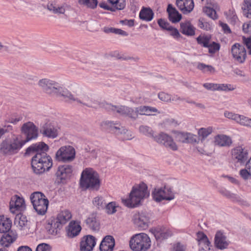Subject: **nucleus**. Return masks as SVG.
Segmentation results:
<instances>
[{
  "label": "nucleus",
  "instance_id": "nucleus-1",
  "mask_svg": "<svg viewBox=\"0 0 251 251\" xmlns=\"http://www.w3.org/2000/svg\"><path fill=\"white\" fill-rule=\"evenodd\" d=\"M38 84L48 94L63 97L68 100L75 101L77 103L83 104H87L85 100L75 98L66 88L54 81L48 78H43L38 81Z\"/></svg>",
  "mask_w": 251,
  "mask_h": 251
},
{
  "label": "nucleus",
  "instance_id": "nucleus-2",
  "mask_svg": "<svg viewBox=\"0 0 251 251\" xmlns=\"http://www.w3.org/2000/svg\"><path fill=\"white\" fill-rule=\"evenodd\" d=\"M106 108L117 112L121 115L128 116L131 118H136L138 114L150 115L153 112H157V109L153 107L143 106L137 107L135 110L125 106H115L110 104L106 105Z\"/></svg>",
  "mask_w": 251,
  "mask_h": 251
},
{
  "label": "nucleus",
  "instance_id": "nucleus-3",
  "mask_svg": "<svg viewBox=\"0 0 251 251\" xmlns=\"http://www.w3.org/2000/svg\"><path fill=\"white\" fill-rule=\"evenodd\" d=\"M150 192L147 185L144 183L132 187L129 197L127 199H122L123 203L127 207H134L139 205L141 201L149 197Z\"/></svg>",
  "mask_w": 251,
  "mask_h": 251
},
{
  "label": "nucleus",
  "instance_id": "nucleus-4",
  "mask_svg": "<svg viewBox=\"0 0 251 251\" xmlns=\"http://www.w3.org/2000/svg\"><path fill=\"white\" fill-rule=\"evenodd\" d=\"M80 185L84 189L98 190L100 186L98 174L92 168H86L81 173Z\"/></svg>",
  "mask_w": 251,
  "mask_h": 251
},
{
  "label": "nucleus",
  "instance_id": "nucleus-5",
  "mask_svg": "<svg viewBox=\"0 0 251 251\" xmlns=\"http://www.w3.org/2000/svg\"><path fill=\"white\" fill-rule=\"evenodd\" d=\"M24 145L18 135H14L10 140H5L0 145V152L6 155H12L17 153Z\"/></svg>",
  "mask_w": 251,
  "mask_h": 251
},
{
  "label": "nucleus",
  "instance_id": "nucleus-6",
  "mask_svg": "<svg viewBox=\"0 0 251 251\" xmlns=\"http://www.w3.org/2000/svg\"><path fill=\"white\" fill-rule=\"evenodd\" d=\"M151 241L149 236L144 233L133 235L129 241L131 249L134 251H147L151 247Z\"/></svg>",
  "mask_w": 251,
  "mask_h": 251
},
{
  "label": "nucleus",
  "instance_id": "nucleus-7",
  "mask_svg": "<svg viewBox=\"0 0 251 251\" xmlns=\"http://www.w3.org/2000/svg\"><path fill=\"white\" fill-rule=\"evenodd\" d=\"M34 209L39 215H44L47 210L49 201L45 195L40 192L32 193L30 197Z\"/></svg>",
  "mask_w": 251,
  "mask_h": 251
},
{
  "label": "nucleus",
  "instance_id": "nucleus-8",
  "mask_svg": "<svg viewBox=\"0 0 251 251\" xmlns=\"http://www.w3.org/2000/svg\"><path fill=\"white\" fill-rule=\"evenodd\" d=\"M31 164L36 174H41L46 170L48 171L52 165L51 158H32Z\"/></svg>",
  "mask_w": 251,
  "mask_h": 251
},
{
  "label": "nucleus",
  "instance_id": "nucleus-9",
  "mask_svg": "<svg viewBox=\"0 0 251 251\" xmlns=\"http://www.w3.org/2000/svg\"><path fill=\"white\" fill-rule=\"evenodd\" d=\"M151 195L153 200L157 202L163 200L171 201L175 198L172 189L166 186L154 188Z\"/></svg>",
  "mask_w": 251,
  "mask_h": 251
},
{
  "label": "nucleus",
  "instance_id": "nucleus-10",
  "mask_svg": "<svg viewBox=\"0 0 251 251\" xmlns=\"http://www.w3.org/2000/svg\"><path fill=\"white\" fill-rule=\"evenodd\" d=\"M21 131L26 136L25 140H21L24 145L29 141L36 139L38 136V128L30 122L24 124L21 127Z\"/></svg>",
  "mask_w": 251,
  "mask_h": 251
},
{
  "label": "nucleus",
  "instance_id": "nucleus-11",
  "mask_svg": "<svg viewBox=\"0 0 251 251\" xmlns=\"http://www.w3.org/2000/svg\"><path fill=\"white\" fill-rule=\"evenodd\" d=\"M105 124L110 128V130L118 136H121L123 140H130L133 138L132 134L130 131H128L124 127L121 126L119 123L111 121L106 122Z\"/></svg>",
  "mask_w": 251,
  "mask_h": 251
},
{
  "label": "nucleus",
  "instance_id": "nucleus-12",
  "mask_svg": "<svg viewBox=\"0 0 251 251\" xmlns=\"http://www.w3.org/2000/svg\"><path fill=\"white\" fill-rule=\"evenodd\" d=\"M154 140L158 144L164 145L174 151L178 149V146L173 138L164 132H161L153 136Z\"/></svg>",
  "mask_w": 251,
  "mask_h": 251
},
{
  "label": "nucleus",
  "instance_id": "nucleus-13",
  "mask_svg": "<svg viewBox=\"0 0 251 251\" xmlns=\"http://www.w3.org/2000/svg\"><path fill=\"white\" fill-rule=\"evenodd\" d=\"M174 138L178 143H193L197 142L196 135L189 132L173 131Z\"/></svg>",
  "mask_w": 251,
  "mask_h": 251
},
{
  "label": "nucleus",
  "instance_id": "nucleus-14",
  "mask_svg": "<svg viewBox=\"0 0 251 251\" xmlns=\"http://www.w3.org/2000/svg\"><path fill=\"white\" fill-rule=\"evenodd\" d=\"M233 58L239 63L244 62L246 57V50L244 47L239 44H234L231 49Z\"/></svg>",
  "mask_w": 251,
  "mask_h": 251
},
{
  "label": "nucleus",
  "instance_id": "nucleus-15",
  "mask_svg": "<svg viewBox=\"0 0 251 251\" xmlns=\"http://www.w3.org/2000/svg\"><path fill=\"white\" fill-rule=\"evenodd\" d=\"M230 242L227 239L225 233L221 230L216 232L214 237L215 247L221 250L227 248Z\"/></svg>",
  "mask_w": 251,
  "mask_h": 251
},
{
  "label": "nucleus",
  "instance_id": "nucleus-16",
  "mask_svg": "<svg viewBox=\"0 0 251 251\" xmlns=\"http://www.w3.org/2000/svg\"><path fill=\"white\" fill-rule=\"evenodd\" d=\"M30 222L27 217L22 214H17L14 221V224L17 227L24 233L28 232L30 227Z\"/></svg>",
  "mask_w": 251,
  "mask_h": 251
},
{
  "label": "nucleus",
  "instance_id": "nucleus-17",
  "mask_svg": "<svg viewBox=\"0 0 251 251\" xmlns=\"http://www.w3.org/2000/svg\"><path fill=\"white\" fill-rule=\"evenodd\" d=\"M73 170L72 166L70 165L59 166L56 173V176L60 182L65 183L67 179L70 178Z\"/></svg>",
  "mask_w": 251,
  "mask_h": 251
},
{
  "label": "nucleus",
  "instance_id": "nucleus-18",
  "mask_svg": "<svg viewBox=\"0 0 251 251\" xmlns=\"http://www.w3.org/2000/svg\"><path fill=\"white\" fill-rule=\"evenodd\" d=\"M215 146L219 147H229L233 143L231 138L226 134H219L215 135L213 140Z\"/></svg>",
  "mask_w": 251,
  "mask_h": 251
},
{
  "label": "nucleus",
  "instance_id": "nucleus-19",
  "mask_svg": "<svg viewBox=\"0 0 251 251\" xmlns=\"http://www.w3.org/2000/svg\"><path fill=\"white\" fill-rule=\"evenodd\" d=\"M96 243V238L93 236L88 235L83 236L80 243V251H92Z\"/></svg>",
  "mask_w": 251,
  "mask_h": 251
},
{
  "label": "nucleus",
  "instance_id": "nucleus-20",
  "mask_svg": "<svg viewBox=\"0 0 251 251\" xmlns=\"http://www.w3.org/2000/svg\"><path fill=\"white\" fill-rule=\"evenodd\" d=\"M25 208V200L17 195L14 196L10 202V210L12 213L17 211H23Z\"/></svg>",
  "mask_w": 251,
  "mask_h": 251
},
{
  "label": "nucleus",
  "instance_id": "nucleus-21",
  "mask_svg": "<svg viewBox=\"0 0 251 251\" xmlns=\"http://www.w3.org/2000/svg\"><path fill=\"white\" fill-rule=\"evenodd\" d=\"M149 219V217L144 212L135 213L132 218L135 225L143 228H146L148 226Z\"/></svg>",
  "mask_w": 251,
  "mask_h": 251
},
{
  "label": "nucleus",
  "instance_id": "nucleus-22",
  "mask_svg": "<svg viewBox=\"0 0 251 251\" xmlns=\"http://www.w3.org/2000/svg\"><path fill=\"white\" fill-rule=\"evenodd\" d=\"M76 151L75 148L71 145L61 147L56 151L55 157H75Z\"/></svg>",
  "mask_w": 251,
  "mask_h": 251
},
{
  "label": "nucleus",
  "instance_id": "nucleus-23",
  "mask_svg": "<svg viewBox=\"0 0 251 251\" xmlns=\"http://www.w3.org/2000/svg\"><path fill=\"white\" fill-rule=\"evenodd\" d=\"M176 5L184 14L190 13L194 7L193 0H176Z\"/></svg>",
  "mask_w": 251,
  "mask_h": 251
},
{
  "label": "nucleus",
  "instance_id": "nucleus-24",
  "mask_svg": "<svg viewBox=\"0 0 251 251\" xmlns=\"http://www.w3.org/2000/svg\"><path fill=\"white\" fill-rule=\"evenodd\" d=\"M115 246V239L111 235L106 236L100 246V251H113Z\"/></svg>",
  "mask_w": 251,
  "mask_h": 251
},
{
  "label": "nucleus",
  "instance_id": "nucleus-25",
  "mask_svg": "<svg viewBox=\"0 0 251 251\" xmlns=\"http://www.w3.org/2000/svg\"><path fill=\"white\" fill-rule=\"evenodd\" d=\"M249 152V147L244 145L237 146L230 151V154L233 157H247Z\"/></svg>",
  "mask_w": 251,
  "mask_h": 251
},
{
  "label": "nucleus",
  "instance_id": "nucleus-26",
  "mask_svg": "<svg viewBox=\"0 0 251 251\" xmlns=\"http://www.w3.org/2000/svg\"><path fill=\"white\" fill-rule=\"evenodd\" d=\"M153 234L156 240H163L172 235V231L165 227H157L153 229Z\"/></svg>",
  "mask_w": 251,
  "mask_h": 251
},
{
  "label": "nucleus",
  "instance_id": "nucleus-27",
  "mask_svg": "<svg viewBox=\"0 0 251 251\" xmlns=\"http://www.w3.org/2000/svg\"><path fill=\"white\" fill-rule=\"evenodd\" d=\"M4 234L0 239V244L3 246L7 247L17 238V234L12 230Z\"/></svg>",
  "mask_w": 251,
  "mask_h": 251
},
{
  "label": "nucleus",
  "instance_id": "nucleus-28",
  "mask_svg": "<svg viewBox=\"0 0 251 251\" xmlns=\"http://www.w3.org/2000/svg\"><path fill=\"white\" fill-rule=\"evenodd\" d=\"M167 11L168 13L169 19L172 23H177L181 19V15L178 13L172 4H169L168 5Z\"/></svg>",
  "mask_w": 251,
  "mask_h": 251
},
{
  "label": "nucleus",
  "instance_id": "nucleus-29",
  "mask_svg": "<svg viewBox=\"0 0 251 251\" xmlns=\"http://www.w3.org/2000/svg\"><path fill=\"white\" fill-rule=\"evenodd\" d=\"M81 230L79 224L75 222L71 221L68 226L67 235L71 238H73L78 235Z\"/></svg>",
  "mask_w": 251,
  "mask_h": 251
},
{
  "label": "nucleus",
  "instance_id": "nucleus-30",
  "mask_svg": "<svg viewBox=\"0 0 251 251\" xmlns=\"http://www.w3.org/2000/svg\"><path fill=\"white\" fill-rule=\"evenodd\" d=\"M181 32L187 36H192L195 34V28L189 21H186L180 23Z\"/></svg>",
  "mask_w": 251,
  "mask_h": 251
},
{
  "label": "nucleus",
  "instance_id": "nucleus-31",
  "mask_svg": "<svg viewBox=\"0 0 251 251\" xmlns=\"http://www.w3.org/2000/svg\"><path fill=\"white\" fill-rule=\"evenodd\" d=\"M62 226L56 222L54 218H51L46 226L48 232L51 235H56Z\"/></svg>",
  "mask_w": 251,
  "mask_h": 251
},
{
  "label": "nucleus",
  "instance_id": "nucleus-32",
  "mask_svg": "<svg viewBox=\"0 0 251 251\" xmlns=\"http://www.w3.org/2000/svg\"><path fill=\"white\" fill-rule=\"evenodd\" d=\"M42 134L46 137L54 139L57 137L58 134V128L53 126L50 125L44 127L42 131Z\"/></svg>",
  "mask_w": 251,
  "mask_h": 251
},
{
  "label": "nucleus",
  "instance_id": "nucleus-33",
  "mask_svg": "<svg viewBox=\"0 0 251 251\" xmlns=\"http://www.w3.org/2000/svg\"><path fill=\"white\" fill-rule=\"evenodd\" d=\"M72 217L71 212L68 210H64L60 212L56 218L54 219L62 226L65 224Z\"/></svg>",
  "mask_w": 251,
  "mask_h": 251
},
{
  "label": "nucleus",
  "instance_id": "nucleus-34",
  "mask_svg": "<svg viewBox=\"0 0 251 251\" xmlns=\"http://www.w3.org/2000/svg\"><path fill=\"white\" fill-rule=\"evenodd\" d=\"M154 13L149 7H143L139 13L140 18L146 22L151 21L153 18Z\"/></svg>",
  "mask_w": 251,
  "mask_h": 251
},
{
  "label": "nucleus",
  "instance_id": "nucleus-35",
  "mask_svg": "<svg viewBox=\"0 0 251 251\" xmlns=\"http://www.w3.org/2000/svg\"><path fill=\"white\" fill-rule=\"evenodd\" d=\"M11 227V221L3 215L0 216V232L4 233L10 231Z\"/></svg>",
  "mask_w": 251,
  "mask_h": 251
},
{
  "label": "nucleus",
  "instance_id": "nucleus-36",
  "mask_svg": "<svg viewBox=\"0 0 251 251\" xmlns=\"http://www.w3.org/2000/svg\"><path fill=\"white\" fill-rule=\"evenodd\" d=\"M48 10L55 14H62L65 12V7L63 5L55 3L50 2L47 5Z\"/></svg>",
  "mask_w": 251,
  "mask_h": 251
},
{
  "label": "nucleus",
  "instance_id": "nucleus-37",
  "mask_svg": "<svg viewBox=\"0 0 251 251\" xmlns=\"http://www.w3.org/2000/svg\"><path fill=\"white\" fill-rule=\"evenodd\" d=\"M86 226L93 230H97L99 228L100 224L94 215L89 216L85 220Z\"/></svg>",
  "mask_w": 251,
  "mask_h": 251
},
{
  "label": "nucleus",
  "instance_id": "nucleus-38",
  "mask_svg": "<svg viewBox=\"0 0 251 251\" xmlns=\"http://www.w3.org/2000/svg\"><path fill=\"white\" fill-rule=\"evenodd\" d=\"M218 9V5L217 4L215 3L213 5V7L212 8L209 6L204 7L203 8V11L209 17L213 20H215L218 18V15L216 10Z\"/></svg>",
  "mask_w": 251,
  "mask_h": 251
},
{
  "label": "nucleus",
  "instance_id": "nucleus-39",
  "mask_svg": "<svg viewBox=\"0 0 251 251\" xmlns=\"http://www.w3.org/2000/svg\"><path fill=\"white\" fill-rule=\"evenodd\" d=\"M37 155L44 156L49 150V146L43 142L34 144Z\"/></svg>",
  "mask_w": 251,
  "mask_h": 251
},
{
  "label": "nucleus",
  "instance_id": "nucleus-40",
  "mask_svg": "<svg viewBox=\"0 0 251 251\" xmlns=\"http://www.w3.org/2000/svg\"><path fill=\"white\" fill-rule=\"evenodd\" d=\"M77 1L80 6L91 9H95L98 3V0H78Z\"/></svg>",
  "mask_w": 251,
  "mask_h": 251
},
{
  "label": "nucleus",
  "instance_id": "nucleus-41",
  "mask_svg": "<svg viewBox=\"0 0 251 251\" xmlns=\"http://www.w3.org/2000/svg\"><path fill=\"white\" fill-rule=\"evenodd\" d=\"M213 132V128L209 126L206 128L201 127L198 130V135L202 140L206 138Z\"/></svg>",
  "mask_w": 251,
  "mask_h": 251
},
{
  "label": "nucleus",
  "instance_id": "nucleus-42",
  "mask_svg": "<svg viewBox=\"0 0 251 251\" xmlns=\"http://www.w3.org/2000/svg\"><path fill=\"white\" fill-rule=\"evenodd\" d=\"M236 123L242 126L251 128V118L244 115L239 114Z\"/></svg>",
  "mask_w": 251,
  "mask_h": 251
},
{
  "label": "nucleus",
  "instance_id": "nucleus-43",
  "mask_svg": "<svg viewBox=\"0 0 251 251\" xmlns=\"http://www.w3.org/2000/svg\"><path fill=\"white\" fill-rule=\"evenodd\" d=\"M197 40L199 44L206 48L211 42V36L208 35H201Z\"/></svg>",
  "mask_w": 251,
  "mask_h": 251
},
{
  "label": "nucleus",
  "instance_id": "nucleus-44",
  "mask_svg": "<svg viewBox=\"0 0 251 251\" xmlns=\"http://www.w3.org/2000/svg\"><path fill=\"white\" fill-rule=\"evenodd\" d=\"M13 130V126L5 120L2 124V126L0 127V138L5 133L10 132Z\"/></svg>",
  "mask_w": 251,
  "mask_h": 251
},
{
  "label": "nucleus",
  "instance_id": "nucleus-45",
  "mask_svg": "<svg viewBox=\"0 0 251 251\" xmlns=\"http://www.w3.org/2000/svg\"><path fill=\"white\" fill-rule=\"evenodd\" d=\"M243 6L245 16L251 19V0H243Z\"/></svg>",
  "mask_w": 251,
  "mask_h": 251
},
{
  "label": "nucleus",
  "instance_id": "nucleus-46",
  "mask_svg": "<svg viewBox=\"0 0 251 251\" xmlns=\"http://www.w3.org/2000/svg\"><path fill=\"white\" fill-rule=\"evenodd\" d=\"M109 2L118 10L123 9L126 6L125 0H108Z\"/></svg>",
  "mask_w": 251,
  "mask_h": 251
},
{
  "label": "nucleus",
  "instance_id": "nucleus-47",
  "mask_svg": "<svg viewBox=\"0 0 251 251\" xmlns=\"http://www.w3.org/2000/svg\"><path fill=\"white\" fill-rule=\"evenodd\" d=\"M226 19L229 22L232 24H235L238 21V18L234 10H229L227 12L225 13Z\"/></svg>",
  "mask_w": 251,
  "mask_h": 251
},
{
  "label": "nucleus",
  "instance_id": "nucleus-48",
  "mask_svg": "<svg viewBox=\"0 0 251 251\" xmlns=\"http://www.w3.org/2000/svg\"><path fill=\"white\" fill-rule=\"evenodd\" d=\"M167 31H168L169 34L176 40H179L181 37L178 30L172 26L168 28Z\"/></svg>",
  "mask_w": 251,
  "mask_h": 251
},
{
  "label": "nucleus",
  "instance_id": "nucleus-49",
  "mask_svg": "<svg viewBox=\"0 0 251 251\" xmlns=\"http://www.w3.org/2000/svg\"><path fill=\"white\" fill-rule=\"evenodd\" d=\"M92 202L98 208H102L105 204L104 200L101 196H97L94 198Z\"/></svg>",
  "mask_w": 251,
  "mask_h": 251
},
{
  "label": "nucleus",
  "instance_id": "nucleus-50",
  "mask_svg": "<svg viewBox=\"0 0 251 251\" xmlns=\"http://www.w3.org/2000/svg\"><path fill=\"white\" fill-rule=\"evenodd\" d=\"M198 25L200 28L205 30H210L213 27L211 24L205 21L203 19H200L199 20Z\"/></svg>",
  "mask_w": 251,
  "mask_h": 251
},
{
  "label": "nucleus",
  "instance_id": "nucleus-51",
  "mask_svg": "<svg viewBox=\"0 0 251 251\" xmlns=\"http://www.w3.org/2000/svg\"><path fill=\"white\" fill-rule=\"evenodd\" d=\"M235 87L229 84H217V90L219 91H229L234 90Z\"/></svg>",
  "mask_w": 251,
  "mask_h": 251
},
{
  "label": "nucleus",
  "instance_id": "nucleus-52",
  "mask_svg": "<svg viewBox=\"0 0 251 251\" xmlns=\"http://www.w3.org/2000/svg\"><path fill=\"white\" fill-rule=\"evenodd\" d=\"M139 131L141 133L149 137H152L153 138V131L152 129L148 126H142L139 127Z\"/></svg>",
  "mask_w": 251,
  "mask_h": 251
},
{
  "label": "nucleus",
  "instance_id": "nucleus-53",
  "mask_svg": "<svg viewBox=\"0 0 251 251\" xmlns=\"http://www.w3.org/2000/svg\"><path fill=\"white\" fill-rule=\"evenodd\" d=\"M206 48L208 49L209 53H214L220 50V45L218 43L211 41Z\"/></svg>",
  "mask_w": 251,
  "mask_h": 251
},
{
  "label": "nucleus",
  "instance_id": "nucleus-54",
  "mask_svg": "<svg viewBox=\"0 0 251 251\" xmlns=\"http://www.w3.org/2000/svg\"><path fill=\"white\" fill-rule=\"evenodd\" d=\"M118 207L116 202H111L106 206V213L108 214H113L116 212V208Z\"/></svg>",
  "mask_w": 251,
  "mask_h": 251
},
{
  "label": "nucleus",
  "instance_id": "nucleus-55",
  "mask_svg": "<svg viewBox=\"0 0 251 251\" xmlns=\"http://www.w3.org/2000/svg\"><path fill=\"white\" fill-rule=\"evenodd\" d=\"M25 154L26 156H33V157L38 156L34 144H32L26 149Z\"/></svg>",
  "mask_w": 251,
  "mask_h": 251
},
{
  "label": "nucleus",
  "instance_id": "nucleus-56",
  "mask_svg": "<svg viewBox=\"0 0 251 251\" xmlns=\"http://www.w3.org/2000/svg\"><path fill=\"white\" fill-rule=\"evenodd\" d=\"M158 97L161 100L165 102H169L171 100L174 101L176 100L175 98H172L170 95L164 92L159 93L158 95Z\"/></svg>",
  "mask_w": 251,
  "mask_h": 251
},
{
  "label": "nucleus",
  "instance_id": "nucleus-57",
  "mask_svg": "<svg viewBox=\"0 0 251 251\" xmlns=\"http://www.w3.org/2000/svg\"><path fill=\"white\" fill-rule=\"evenodd\" d=\"M239 114L235 113L229 111H225L224 112V116L230 120H233L237 123Z\"/></svg>",
  "mask_w": 251,
  "mask_h": 251
},
{
  "label": "nucleus",
  "instance_id": "nucleus-58",
  "mask_svg": "<svg viewBox=\"0 0 251 251\" xmlns=\"http://www.w3.org/2000/svg\"><path fill=\"white\" fill-rule=\"evenodd\" d=\"M241 176L244 179L247 180L251 178V172L246 167L245 169H242L239 172Z\"/></svg>",
  "mask_w": 251,
  "mask_h": 251
},
{
  "label": "nucleus",
  "instance_id": "nucleus-59",
  "mask_svg": "<svg viewBox=\"0 0 251 251\" xmlns=\"http://www.w3.org/2000/svg\"><path fill=\"white\" fill-rule=\"evenodd\" d=\"M157 23L159 26L164 30H167L171 25L170 24L165 20L163 19H159L157 21Z\"/></svg>",
  "mask_w": 251,
  "mask_h": 251
},
{
  "label": "nucleus",
  "instance_id": "nucleus-60",
  "mask_svg": "<svg viewBox=\"0 0 251 251\" xmlns=\"http://www.w3.org/2000/svg\"><path fill=\"white\" fill-rule=\"evenodd\" d=\"M22 117L21 116H12L7 119H6L7 120V122L9 123H11L14 125L17 124L19 121L22 120Z\"/></svg>",
  "mask_w": 251,
  "mask_h": 251
},
{
  "label": "nucleus",
  "instance_id": "nucleus-61",
  "mask_svg": "<svg viewBox=\"0 0 251 251\" xmlns=\"http://www.w3.org/2000/svg\"><path fill=\"white\" fill-rule=\"evenodd\" d=\"M218 83H205L203 84V87L206 89L210 91H217Z\"/></svg>",
  "mask_w": 251,
  "mask_h": 251
},
{
  "label": "nucleus",
  "instance_id": "nucleus-62",
  "mask_svg": "<svg viewBox=\"0 0 251 251\" xmlns=\"http://www.w3.org/2000/svg\"><path fill=\"white\" fill-rule=\"evenodd\" d=\"M36 251H50V247L48 244H41L37 246Z\"/></svg>",
  "mask_w": 251,
  "mask_h": 251
},
{
  "label": "nucleus",
  "instance_id": "nucleus-63",
  "mask_svg": "<svg viewBox=\"0 0 251 251\" xmlns=\"http://www.w3.org/2000/svg\"><path fill=\"white\" fill-rule=\"evenodd\" d=\"M243 40L244 43L248 50L249 54L251 55V37L248 38L244 37Z\"/></svg>",
  "mask_w": 251,
  "mask_h": 251
},
{
  "label": "nucleus",
  "instance_id": "nucleus-64",
  "mask_svg": "<svg viewBox=\"0 0 251 251\" xmlns=\"http://www.w3.org/2000/svg\"><path fill=\"white\" fill-rule=\"evenodd\" d=\"M172 251H185L184 246L179 243L174 244Z\"/></svg>",
  "mask_w": 251,
  "mask_h": 251
}]
</instances>
